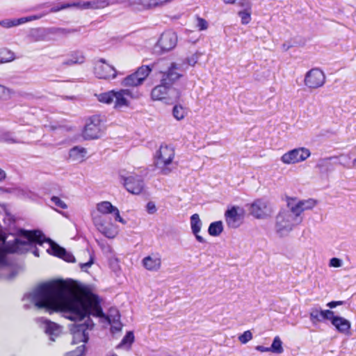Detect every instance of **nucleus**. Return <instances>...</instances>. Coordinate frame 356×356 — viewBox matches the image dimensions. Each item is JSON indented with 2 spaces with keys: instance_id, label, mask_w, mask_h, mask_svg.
<instances>
[{
  "instance_id": "obj_49",
  "label": "nucleus",
  "mask_w": 356,
  "mask_h": 356,
  "mask_svg": "<svg viewBox=\"0 0 356 356\" xmlns=\"http://www.w3.org/2000/svg\"><path fill=\"white\" fill-rule=\"evenodd\" d=\"M94 263V260L92 256H90V258L88 262L86 263H81L79 264L80 268L82 270L86 271L88 268H90Z\"/></svg>"
},
{
  "instance_id": "obj_13",
  "label": "nucleus",
  "mask_w": 356,
  "mask_h": 356,
  "mask_svg": "<svg viewBox=\"0 0 356 356\" xmlns=\"http://www.w3.org/2000/svg\"><path fill=\"white\" fill-rule=\"evenodd\" d=\"M177 43V34L175 32L168 30L161 34L156 46L159 47L163 52H166L174 49Z\"/></svg>"
},
{
  "instance_id": "obj_46",
  "label": "nucleus",
  "mask_w": 356,
  "mask_h": 356,
  "mask_svg": "<svg viewBox=\"0 0 356 356\" xmlns=\"http://www.w3.org/2000/svg\"><path fill=\"white\" fill-rule=\"evenodd\" d=\"M51 201L56 207H58L60 209H67V204L57 196H52L51 197Z\"/></svg>"
},
{
  "instance_id": "obj_61",
  "label": "nucleus",
  "mask_w": 356,
  "mask_h": 356,
  "mask_svg": "<svg viewBox=\"0 0 356 356\" xmlns=\"http://www.w3.org/2000/svg\"><path fill=\"white\" fill-rule=\"evenodd\" d=\"M33 254L35 256V257H39V250L38 248H35L34 250L33 251Z\"/></svg>"
},
{
  "instance_id": "obj_36",
  "label": "nucleus",
  "mask_w": 356,
  "mask_h": 356,
  "mask_svg": "<svg viewBox=\"0 0 356 356\" xmlns=\"http://www.w3.org/2000/svg\"><path fill=\"white\" fill-rule=\"evenodd\" d=\"M186 111L180 105H175L172 109V115L177 120H181L185 117Z\"/></svg>"
},
{
  "instance_id": "obj_42",
  "label": "nucleus",
  "mask_w": 356,
  "mask_h": 356,
  "mask_svg": "<svg viewBox=\"0 0 356 356\" xmlns=\"http://www.w3.org/2000/svg\"><path fill=\"white\" fill-rule=\"evenodd\" d=\"M47 14H49V12H43L42 13L39 15H33L28 17H21L20 19L22 24L31 21L39 19L43 17L44 16L47 15Z\"/></svg>"
},
{
  "instance_id": "obj_50",
  "label": "nucleus",
  "mask_w": 356,
  "mask_h": 356,
  "mask_svg": "<svg viewBox=\"0 0 356 356\" xmlns=\"http://www.w3.org/2000/svg\"><path fill=\"white\" fill-rule=\"evenodd\" d=\"M342 261L340 259L333 257L330 260V266L335 268L341 267Z\"/></svg>"
},
{
  "instance_id": "obj_11",
  "label": "nucleus",
  "mask_w": 356,
  "mask_h": 356,
  "mask_svg": "<svg viewBox=\"0 0 356 356\" xmlns=\"http://www.w3.org/2000/svg\"><path fill=\"white\" fill-rule=\"evenodd\" d=\"M94 73L98 79H114L117 75L115 69L106 63L104 58H101L96 63Z\"/></svg>"
},
{
  "instance_id": "obj_3",
  "label": "nucleus",
  "mask_w": 356,
  "mask_h": 356,
  "mask_svg": "<svg viewBox=\"0 0 356 356\" xmlns=\"http://www.w3.org/2000/svg\"><path fill=\"white\" fill-rule=\"evenodd\" d=\"M302 221V217L301 216L281 210L276 216V232L281 236L286 235Z\"/></svg>"
},
{
  "instance_id": "obj_55",
  "label": "nucleus",
  "mask_w": 356,
  "mask_h": 356,
  "mask_svg": "<svg viewBox=\"0 0 356 356\" xmlns=\"http://www.w3.org/2000/svg\"><path fill=\"white\" fill-rule=\"evenodd\" d=\"M256 350L260 351V352H269L270 351V349H269V347H264L263 346H257L256 347Z\"/></svg>"
},
{
  "instance_id": "obj_9",
  "label": "nucleus",
  "mask_w": 356,
  "mask_h": 356,
  "mask_svg": "<svg viewBox=\"0 0 356 356\" xmlns=\"http://www.w3.org/2000/svg\"><path fill=\"white\" fill-rule=\"evenodd\" d=\"M310 156V151L305 147H300L289 151L282 155L281 160L286 164L296 163L306 160Z\"/></svg>"
},
{
  "instance_id": "obj_28",
  "label": "nucleus",
  "mask_w": 356,
  "mask_h": 356,
  "mask_svg": "<svg viewBox=\"0 0 356 356\" xmlns=\"http://www.w3.org/2000/svg\"><path fill=\"white\" fill-rule=\"evenodd\" d=\"M285 211L301 216V209L299 206V201H296V199L289 198L287 200V209H284Z\"/></svg>"
},
{
  "instance_id": "obj_62",
  "label": "nucleus",
  "mask_w": 356,
  "mask_h": 356,
  "mask_svg": "<svg viewBox=\"0 0 356 356\" xmlns=\"http://www.w3.org/2000/svg\"><path fill=\"white\" fill-rule=\"evenodd\" d=\"M332 159V157H329V158L324 159L323 160V162L327 161H328V160H331Z\"/></svg>"
},
{
  "instance_id": "obj_22",
  "label": "nucleus",
  "mask_w": 356,
  "mask_h": 356,
  "mask_svg": "<svg viewBox=\"0 0 356 356\" xmlns=\"http://www.w3.org/2000/svg\"><path fill=\"white\" fill-rule=\"evenodd\" d=\"M143 266L148 270L157 271L161 265V260L156 256H147L143 259Z\"/></svg>"
},
{
  "instance_id": "obj_58",
  "label": "nucleus",
  "mask_w": 356,
  "mask_h": 356,
  "mask_svg": "<svg viewBox=\"0 0 356 356\" xmlns=\"http://www.w3.org/2000/svg\"><path fill=\"white\" fill-rule=\"evenodd\" d=\"M47 7H49V3H45L38 6L37 7H35V9H40V8H47Z\"/></svg>"
},
{
  "instance_id": "obj_7",
  "label": "nucleus",
  "mask_w": 356,
  "mask_h": 356,
  "mask_svg": "<svg viewBox=\"0 0 356 356\" xmlns=\"http://www.w3.org/2000/svg\"><path fill=\"white\" fill-rule=\"evenodd\" d=\"M102 133V123L99 115H93L85 125L83 136L86 140L99 138Z\"/></svg>"
},
{
  "instance_id": "obj_52",
  "label": "nucleus",
  "mask_w": 356,
  "mask_h": 356,
  "mask_svg": "<svg viewBox=\"0 0 356 356\" xmlns=\"http://www.w3.org/2000/svg\"><path fill=\"white\" fill-rule=\"evenodd\" d=\"M146 208H147V212L150 214H153L156 211V206H155L154 203L152 202H149L147 204Z\"/></svg>"
},
{
  "instance_id": "obj_40",
  "label": "nucleus",
  "mask_w": 356,
  "mask_h": 356,
  "mask_svg": "<svg viewBox=\"0 0 356 356\" xmlns=\"http://www.w3.org/2000/svg\"><path fill=\"white\" fill-rule=\"evenodd\" d=\"M320 315L321 318V322L325 320L330 321L332 323V319H333L334 316V312L330 309H322L320 307Z\"/></svg>"
},
{
  "instance_id": "obj_29",
  "label": "nucleus",
  "mask_w": 356,
  "mask_h": 356,
  "mask_svg": "<svg viewBox=\"0 0 356 356\" xmlns=\"http://www.w3.org/2000/svg\"><path fill=\"white\" fill-rule=\"evenodd\" d=\"M202 221L197 213L193 214L191 216V227L193 234L199 233L202 227Z\"/></svg>"
},
{
  "instance_id": "obj_34",
  "label": "nucleus",
  "mask_w": 356,
  "mask_h": 356,
  "mask_svg": "<svg viewBox=\"0 0 356 356\" xmlns=\"http://www.w3.org/2000/svg\"><path fill=\"white\" fill-rule=\"evenodd\" d=\"M134 341V332L132 331H129L127 332L125 336L122 338L120 343L118 345V347H122L124 346H128L129 347H130Z\"/></svg>"
},
{
  "instance_id": "obj_63",
  "label": "nucleus",
  "mask_w": 356,
  "mask_h": 356,
  "mask_svg": "<svg viewBox=\"0 0 356 356\" xmlns=\"http://www.w3.org/2000/svg\"><path fill=\"white\" fill-rule=\"evenodd\" d=\"M353 165L356 166V158L353 160Z\"/></svg>"
},
{
  "instance_id": "obj_12",
  "label": "nucleus",
  "mask_w": 356,
  "mask_h": 356,
  "mask_svg": "<svg viewBox=\"0 0 356 356\" xmlns=\"http://www.w3.org/2000/svg\"><path fill=\"white\" fill-rule=\"evenodd\" d=\"M325 81V76L323 72L317 68L309 70L305 77V83L310 88L321 87Z\"/></svg>"
},
{
  "instance_id": "obj_43",
  "label": "nucleus",
  "mask_w": 356,
  "mask_h": 356,
  "mask_svg": "<svg viewBox=\"0 0 356 356\" xmlns=\"http://www.w3.org/2000/svg\"><path fill=\"white\" fill-rule=\"evenodd\" d=\"M10 97V90L0 85V99L6 100Z\"/></svg>"
},
{
  "instance_id": "obj_57",
  "label": "nucleus",
  "mask_w": 356,
  "mask_h": 356,
  "mask_svg": "<svg viewBox=\"0 0 356 356\" xmlns=\"http://www.w3.org/2000/svg\"><path fill=\"white\" fill-rule=\"evenodd\" d=\"M198 234L199 233L193 234L195 236V238L197 239V241L200 243H205L206 241L204 238Z\"/></svg>"
},
{
  "instance_id": "obj_37",
  "label": "nucleus",
  "mask_w": 356,
  "mask_h": 356,
  "mask_svg": "<svg viewBox=\"0 0 356 356\" xmlns=\"http://www.w3.org/2000/svg\"><path fill=\"white\" fill-rule=\"evenodd\" d=\"M72 7H75V2L63 3L60 5H57V6H54L51 7L49 9V10H47V12H49V13H56V12L60 11L62 10H65V9L72 8Z\"/></svg>"
},
{
  "instance_id": "obj_47",
  "label": "nucleus",
  "mask_w": 356,
  "mask_h": 356,
  "mask_svg": "<svg viewBox=\"0 0 356 356\" xmlns=\"http://www.w3.org/2000/svg\"><path fill=\"white\" fill-rule=\"evenodd\" d=\"M8 57H0V64L13 61L15 58V54L11 51H7Z\"/></svg>"
},
{
  "instance_id": "obj_60",
  "label": "nucleus",
  "mask_w": 356,
  "mask_h": 356,
  "mask_svg": "<svg viewBox=\"0 0 356 356\" xmlns=\"http://www.w3.org/2000/svg\"><path fill=\"white\" fill-rule=\"evenodd\" d=\"M223 1L226 4H233L235 3L236 0H223Z\"/></svg>"
},
{
  "instance_id": "obj_35",
  "label": "nucleus",
  "mask_w": 356,
  "mask_h": 356,
  "mask_svg": "<svg viewBox=\"0 0 356 356\" xmlns=\"http://www.w3.org/2000/svg\"><path fill=\"white\" fill-rule=\"evenodd\" d=\"M316 202L313 199H308L307 200L299 201L300 209H301V213L305 210L312 209L316 205Z\"/></svg>"
},
{
  "instance_id": "obj_44",
  "label": "nucleus",
  "mask_w": 356,
  "mask_h": 356,
  "mask_svg": "<svg viewBox=\"0 0 356 356\" xmlns=\"http://www.w3.org/2000/svg\"><path fill=\"white\" fill-rule=\"evenodd\" d=\"M200 55L201 54L198 51L195 52L186 58V63L191 66H194L197 63Z\"/></svg>"
},
{
  "instance_id": "obj_54",
  "label": "nucleus",
  "mask_w": 356,
  "mask_h": 356,
  "mask_svg": "<svg viewBox=\"0 0 356 356\" xmlns=\"http://www.w3.org/2000/svg\"><path fill=\"white\" fill-rule=\"evenodd\" d=\"M343 301H331L327 304V306L331 309L335 308L337 306L342 305Z\"/></svg>"
},
{
  "instance_id": "obj_25",
  "label": "nucleus",
  "mask_w": 356,
  "mask_h": 356,
  "mask_svg": "<svg viewBox=\"0 0 356 356\" xmlns=\"http://www.w3.org/2000/svg\"><path fill=\"white\" fill-rule=\"evenodd\" d=\"M143 83V78H140L139 76H137L136 74L133 73V74L127 76V77H125L123 79L122 84L124 86L134 87V86H140Z\"/></svg>"
},
{
  "instance_id": "obj_59",
  "label": "nucleus",
  "mask_w": 356,
  "mask_h": 356,
  "mask_svg": "<svg viewBox=\"0 0 356 356\" xmlns=\"http://www.w3.org/2000/svg\"><path fill=\"white\" fill-rule=\"evenodd\" d=\"M6 177V173L3 170H2L1 169H0V180L4 179Z\"/></svg>"
},
{
  "instance_id": "obj_10",
  "label": "nucleus",
  "mask_w": 356,
  "mask_h": 356,
  "mask_svg": "<svg viewBox=\"0 0 356 356\" xmlns=\"http://www.w3.org/2000/svg\"><path fill=\"white\" fill-rule=\"evenodd\" d=\"M123 185L128 192L134 195L140 194L144 189V181L140 176L131 175L127 177L121 176Z\"/></svg>"
},
{
  "instance_id": "obj_39",
  "label": "nucleus",
  "mask_w": 356,
  "mask_h": 356,
  "mask_svg": "<svg viewBox=\"0 0 356 356\" xmlns=\"http://www.w3.org/2000/svg\"><path fill=\"white\" fill-rule=\"evenodd\" d=\"M238 15L241 19L243 24H248L251 19V12L250 8L238 12Z\"/></svg>"
},
{
  "instance_id": "obj_30",
  "label": "nucleus",
  "mask_w": 356,
  "mask_h": 356,
  "mask_svg": "<svg viewBox=\"0 0 356 356\" xmlns=\"http://www.w3.org/2000/svg\"><path fill=\"white\" fill-rule=\"evenodd\" d=\"M309 320L314 325H316L318 323L321 322L320 315V306L317 305L311 308L309 312Z\"/></svg>"
},
{
  "instance_id": "obj_16",
  "label": "nucleus",
  "mask_w": 356,
  "mask_h": 356,
  "mask_svg": "<svg viewBox=\"0 0 356 356\" xmlns=\"http://www.w3.org/2000/svg\"><path fill=\"white\" fill-rule=\"evenodd\" d=\"M118 3L116 2H111L108 0H94L90 1H76L75 7L81 10L83 9H102L110 5Z\"/></svg>"
},
{
  "instance_id": "obj_53",
  "label": "nucleus",
  "mask_w": 356,
  "mask_h": 356,
  "mask_svg": "<svg viewBox=\"0 0 356 356\" xmlns=\"http://www.w3.org/2000/svg\"><path fill=\"white\" fill-rule=\"evenodd\" d=\"M45 31L47 38L49 35H58V28L56 27L45 29Z\"/></svg>"
},
{
  "instance_id": "obj_21",
  "label": "nucleus",
  "mask_w": 356,
  "mask_h": 356,
  "mask_svg": "<svg viewBox=\"0 0 356 356\" xmlns=\"http://www.w3.org/2000/svg\"><path fill=\"white\" fill-rule=\"evenodd\" d=\"M94 224L97 227V229L103 234L106 237L108 238H113L116 236L117 232L112 229L111 227L106 225L101 218H94L93 219Z\"/></svg>"
},
{
  "instance_id": "obj_51",
  "label": "nucleus",
  "mask_w": 356,
  "mask_h": 356,
  "mask_svg": "<svg viewBox=\"0 0 356 356\" xmlns=\"http://www.w3.org/2000/svg\"><path fill=\"white\" fill-rule=\"evenodd\" d=\"M76 31V29H64V28H58V35H67Z\"/></svg>"
},
{
  "instance_id": "obj_27",
  "label": "nucleus",
  "mask_w": 356,
  "mask_h": 356,
  "mask_svg": "<svg viewBox=\"0 0 356 356\" xmlns=\"http://www.w3.org/2000/svg\"><path fill=\"white\" fill-rule=\"evenodd\" d=\"M223 231V224L220 220L211 222L208 228V233L211 236H218Z\"/></svg>"
},
{
  "instance_id": "obj_15",
  "label": "nucleus",
  "mask_w": 356,
  "mask_h": 356,
  "mask_svg": "<svg viewBox=\"0 0 356 356\" xmlns=\"http://www.w3.org/2000/svg\"><path fill=\"white\" fill-rule=\"evenodd\" d=\"M38 321L43 326L47 334L49 336L51 341H55L54 337H57L62 332V327L57 323L52 322L43 317L40 318Z\"/></svg>"
},
{
  "instance_id": "obj_33",
  "label": "nucleus",
  "mask_w": 356,
  "mask_h": 356,
  "mask_svg": "<svg viewBox=\"0 0 356 356\" xmlns=\"http://www.w3.org/2000/svg\"><path fill=\"white\" fill-rule=\"evenodd\" d=\"M20 24H22L20 18L6 19L0 21V26L6 29H10Z\"/></svg>"
},
{
  "instance_id": "obj_38",
  "label": "nucleus",
  "mask_w": 356,
  "mask_h": 356,
  "mask_svg": "<svg viewBox=\"0 0 356 356\" xmlns=\"http://www.w3.org/2000/svg\"><path fill=\"white\" fill-rule=\"evenodd\" d=\"M152 71V69L148 65H143L140 67L135 74H137L138 76L140 78H143V82L145 81L146 77L149 75L150 72Z\"/></svg>"
},
{
  "instance_id": "obj_24",
  "label": "nucleus",
  "mask_w": 356,
  "mask_h": 356,
  "mask_svg": "<svg viewBox=\"0 0 356 356\" xmlns=\"http://www.w3.org/2000/svg\"><path fill=\"white\" fill-rule=\"evenodd\" d=\"M27 38L31 42H40L47 40L45 29L44 28L32 29L29 31Z\"/></svg>"
},
{
  "instance_id": "obj_20",
  "label": "nucleus",
  "mask_w": 356,
  "mask_h": 356,
  "mask_svg": "<svg viewBox=\"0 0 356 356\" xmlns=\"http://www.w3.org/2000/svg\"><path fill=\"white\" fill-rule=\"evenodd\" d=\"M332 325H334L336 330L341 333H347L350 329V322L339 316L334 315L333 319H332Z\"/></svg>"
},
{
  "instance_id": "obj_41",
  "label": "nucleus",
  "mask_w": 356,
  "mask_h": 356,
  "mask_svg": "<svg viewBox=\"0 0 356 356\" xmlns=\"http://www.w3.org/2000/svg\"><path fill=\"white\" fill-rule=\"evenodd\" d=\"M0 141L9 143H17L18 141L14 138L13 134L9 131L3 133L0 136Z\"/></svg>"
},
{
  "instance_id": "obj_5",
  "label": "nucleus",
  "mask_w": 356,
  "mask_h": 356,
  "mask_svg": "<svg viewBox=\"0 0 356 356\" xmlns=\"http://www.w3.org/2000/svg\"><path fill=\"white\" fill-rule=\"evenodd\" d=\"M173 0H117L118 3H127L132 10L143 12L162 8Z\"/></svg>"
},
{
  "instance_id": "obj_6",
  "label": "nucleus",
  "mask_w": 356,
  "mask_h": 356,
  "mask_svg": "<svg viewBox=\"0 0 356 356\" xmlns=\"http://www.w3.org/2000/svg\"><path fill=\"white\" fill-rule=\"evenodd\" d=\"M151 97L153 100L174 101L179 98L180 92L161 80V83L152 90Z\"/></svg>"
},
{
  "instance_id": "obj_8",
  "label": "nucleus",
  "mask_w": 356,
  "mask_h": 356,
  "mask_svg": "<svg viewBox=\"0 0 356 356\" xmlns=\"http://www.w3.org/2000/svg\"><path fill=\"white\" fill-rule=\"evenodd\" d=\"M271 208L267 200H255L250 207V213L257 219H264L270 215Z\"/></svg>"
},
{
  "instance_id": "obj_23",
  "label": "nucleus",
  "mask_w": 356,
  "mask_h": 356,
  "mask_svg": "<svg viewBox=\"0 0 356 356\" xmlns=\"http://www.w3.org/2000/svg\"><path fill=\"white\" fill-rule=\"evenodd\" d=\"M70 58L63 62V65H73L82 64L85 61V56L83 52L79 51H72L69 55Z\"/></svg>"
},
{
  "instance_id": "obj_18",
  "label": "nucleus",
  "mask_w": 356,
  "mask_h": 356,
  "mask_svg": "<svg viewBox=\"0 0 356 356\" xmlns=\"http://www.w3.org/2000/svg\"><path fill=\"white\" fill-rule=\"evenodd\" d=\"M225 220L229 227L237 228L243 222V216L239 214L237 211V207H232L231 209H227L225 213Z\"/></svg>"
},
{
  "instance_id": "obj_17",
  "label": "nucleus",
  "mask_w": 356,
  "mask_h": 356,
  "mask_svg": "<svg viewBox=\"0 0 356 356\" xmlns=\"http://www.w3.org/2000/svg\"><path fill=\"white\" fill-rule=\"evenodd\" d=\"M97 209L103 214L113 213L116 221L124 225L126 224V221L120 216L118 209L113 206L110 202L104 201L98 203L97 205Z\"/></svg>"
},
{
  "instance_id": "obj_32",
  "label": "nucleus",
  "mask_w": 356,
  "mask_h": 356,
  "mask_svg": "<svg viewBox=\"0 0 356 356\" xmlns=\"http://www.w3.org/2000/svg\"><path fill=\"white\" fill-rule=\"evenodd\" d=\"M269 349H270V352L274 353L280 354L283 353L284 349L282 347V342L278 336L274 338Z\"/></svg>"
},
{
  "instance_id": "obj_48",
  "label": "nucleus",
  "mask_w": 356,
  "mask_h": 356,
  "mask_svg": "<svg viewBox=\"0 0 356 356\" xmlns=\"http://www.w3.org/2000/svg\"><path fill=\"white\" fill-rule=\"evenodd\" d=\"M197 27L199 28V30H206L208 27V23L207 22L201 17H197Z\"/></svg>"
},
{
  "instance_id": "obj_26",
  "label": "nucleus",
  "mask_w": 356,
  "mask_h": 356,
  "mask_svg": "<svg viewBox=\"0 0 356 356\" xmlns=\"http://www.w3.org/2000/svg\"><path fill=\"white\" fill-rule=\"evenodd\" d=\"M86 154V150L83 147H74L70 150V158L74 161L82 160Z\"/></svg>"
},
{
  "instance_id": "obj_2",
  "label": "nucleus",
  "mask_w": 356,
  "mask_h": 356,
  "mask_svg": "<svg viewBox=\"0 0 356 356\" xmlns=\"http://www.w3.org/2000/svg\"><path fill=\"white\" fill-rule=\"evenodd\" d=\"M19 236L22 238H16L13 242H6L7 236L0 227V241L4 243L6 252L24 254L35 244L41 245L45 241H49L50 248L48 252L50 254L67 262L74 263L76 261L75 257L71 252H67L64 248L51 241L49 238H46L44 234L40 230L20 229Z\"/></svg>"
},
{
  "instance_id": "obj_64",
  "label": "nucleus",
  "mask_w": 356,
  "mask_h": 356,
  "mask_svg": "<svg viewBox=\"0 0 356 356\" xmlns=\"http://www.w3.org/2000/svg\"><path fill=\"white\" fill-rule=\"evenodd\" d=\"M7 51H8V50H5V52H6V55L4 57H8V56H9V55L7 54Z\"/></svg>"
},
{
  "instance_id": "obj_19",
  "label": "nucleus",
  "mask_w": 356,
  "mask_h": 356,
  "mask_svg": "<svg viewBox=\"0 0 356 356\" xmlns=\"http://www.w3.org/2000/svg\"><path fill=\"white\" fill-rule=\"evenodd\" d=\"M115 108L120 109L122 107L129 106V101L126 97H132L131 92L129 89H121L118 91H115Z\"/></svg>"
},
{
  "instance_id": "obj_4",
  "label": "nucleus",
  "mask_w": 356,
  "mask_h": 356,
  "mask_svg": "<svg viewBox=\"0 0 356 356\" xmlns=\"http://www.w3.org/2000/svg\"><path fill=\"white\" fill-rule=\"evenodd\" d=\"M175 157V150L171 145L162 144L155 155V166L161 170L162 175H168L171 172L169 165Z\"/></svg>"
},
{
  "instance_id": "obj_14",
  "label": "nucleus",
  "mask_w": 356,
  "mask_h": 356,
  "mask_svg": "<svg viewBox=\"0 0 356 356\" xmlns=\"http://www.w3.org/2000/svg\"><path fill=\"white\" fill-rule=\"evenodd\" d=\"M178 65L172 63L166 72H162L161 80L165 83L169 87H172L174 83L177 81L182 74L178 72Z\"/></svg>"
},
{
  "instance_id": "obj_1",
  "label": "nucleus",
  "mask_w": 356,
  "mask_h": 356,
  "mask_svg": "<svg viewBox=\"0 0 356 356\" xmlns=\"http://www.w3.org/2000/svg\"><path fill=\"white\" fill-rule=\"evenodd\" d=\"M81 292L84 297L74 295L72 286L67 281L58 280L40 284L24 295L23 300H30L38 309L63 312L65 317L72 321H81L87 317L83 323H75L70 328L73 343H86L89 339L87 330L95 325L90 316L106 318V315L99 296L88 286H83Z\"/></svg>"
},
{
  "instance_id": "obj_45",
  "label": "nucleus",
  "mask_w": 356,
  "mask_h": 356,
  "mask_svg": "<svg viewBox=\"0 0 356 356\" xmlns=\"http://www.w3.org/2000/svg\"><path fill=\"white\" fill-rule=\"evenodd\" d=\"M252 338V334L250 330L245 331L239 337L238 339L242 343H246Z\"/></svg>"
},
{
  "instance_id": "obj_56",
  "label": "nucleus",
  "mask_w": 356,
  "mask_h": 356,
  "mask_svg": "<svg viewBox=\"0 0 356 356\" xmlns=\"http://www.w3.org/2000/svg\"><path fill=\"white\" fill-rule=\"evenodd\" d=\"M293 46H294V44H291L290 42H284L282 44V49L284 51H288L290 48H291Z\"/></svg>"
},
{
  "instance_id": "obj_31",
  "label": "nucleus",
  "mask_w": 356,
  "mask_h": 356,
  "mask_svg": "<svg viewBox=\"0 0 356 356\" xmlns=\"http://www.w3.org/2000/svg\"><path fill=\"white\" fill-rule=\"evenodd\" d=\"M115 90H113L106 92L101 93L98 95V100L102 103L111 104L115 99Z\"/></svg>"
}]
</instances>
